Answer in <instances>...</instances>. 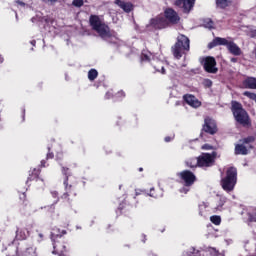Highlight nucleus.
Wrapping results in <instances>:
<instances>
[{"instance_id":"obj_1","label":"nucleus","mask_w":256,"mask_h":256,"mask_svg":"<svg viewBox=\"0 0 256 256\" xmlns=\"http://www.w3.org/2000/svg\"><path fill=\"white\" fill-rule=\"evenodd\" d=\"M62 174L64 175V189L65 192L60 196V199L68 205L73 203V197H77V184H69V178L71 177V172L68 167L62 166Z\"/></svg>"},{"instance_id":"obj_2","label":"nucleus","mask_w":256,"mask_h":256,"mask_svg":"<svg viewBox=\"0 0 256 256\" xmlns=\"http://www.w3.org/2000/svg\"><path fill=\"white\" fill-rule=\"evenodd\" d=\"M230 109L236 123L242 125V127H251V117H249V113L243 108L241 102L232 100Z\"/></svg>"},{"instance_id":"obj_3","label":"nucleus","mask_w":256,"mask_h":256,"mask_svg":"<svg viewBox=\"0 0 256 256\" xmlns=\"http://www.w3.org/2000/svg\"><path fill=\"white\" fill-rule=\"evenodd\" d=\"M89 25L92 27V30L98 33L101 39H111L113 33H111V28L105 22L101 21V18L97 15H90Z\"/></svg>"},{"instance_id":"obj_4","label":"nucleus","mask_w":256,"mask_h":256,"mask_svg":"<svg viewBox=\"0 0 256 256\" xmlns=\"http://www.w3.org/2000/svg\"><path fill=\"white\" fill-rule=\"evenodd\" d=\"M220 185L224 191L231 193L237 185V168L230 167L226 171V176L221 179Z\"/></svg>"},{"instance_id":"obj_5","label":"nucleus","mask_w":256,"mask_h":256,"mask_svg":"<svg viewBox=\"0 0 256 256\" xmlns=\"http://www.w3.org/2000/svg\"><path fill=\"white\" fill-rule=\"evenodd\" d=\"M190 49V40L187 36L180 34L177 37V41L172 46V53L175 59H181L183 57V51H189Z\"/></svg>"},{"instance_id":"obj_6","label":"nucleus","mask_w":256,"mask_h":256,"mask_svg":"<svg viewBox=\"0 0 256 256\" xmlns=\"http://www.w3.org/2000/svg\"><path fill=\"white\" fill-rule=\"evenodd\" d=\"M197 0H175L173 5L176 9L183 12L184 15H189L192 10L195 8V3Z\"/></svg>"},{"instance_id":"obj_7","label":"nucleus","mask_w":256,"mask_h":256,"mask_svg":"<svg viewBox=\"0 0 256 256\" xmlns=\"http://www.w3.org/2000/svg\"><path fill=\"white\" fill-rule=\"evenodd\" d=\"M217 157V152L202 153L196 158L198 167H211L215 163V158Z\"/></svg>"},{"instance_id":"obj_8","label":"nucleus","mask_w":256,"mask_h":256,"mask_svg":"<svg viewBox=\"0 0 256 256\" xmlns=\"http://www.w3.org/2000/svg\"><path fill=\"white\" fill-rule=\"evenodd\" d=\"M219 131L217 128V122L215 119L207 116L204 118V124L202 125L201 135L207 133L208 135H215Z\"/></svg>"},{"instance_id":"obj_9","label":"nucleus","mask_w":256,"mask_h":256,"mask_svg":"<svg viewBox=\"0 0 256 256\" xmlns=\"http://www.w3.org/2000/svg\"><path fill=\"white\" fill-rule=\"evenodd\" d=\"M164 19L167 21L168 25H177L181 21L179 13L173 8H166L164 10Z\"/></svg>"},{"instance_id":"obj_10","label":"nucleus","mask_w":256,"mask_h":256,"mask_svg":"<svg viewBox=\"0 0 256 256\" xmlns=\"http://www.w3.org/2000/svg\"><path fill=\"white\" fill-rule=\"evenodd\" d=\"M203 67L206 73L215 74L219 71V68L217 67V60H215V57L213 56H207L203 59Z\"/></svg>"},{"instance_id":"obj_11","label":"nucleus","mask_w":256,"mask_h":256,"mask_svg":"<svg viewBox=\"0 0 256 256\" xmlns=\"http://www.w3.org/2000/svg\"><path fill=\"white\" fill-rule=\"evenodd\" d=\"M178 177L184 182L185 187H191L197 181L195 174L189 170L179 172Z\"/></svg>"},{"instance_id":"obj_12","label":"nucleus","mask_w":256,"mask_h":256,"mask_svg":"<svg viewBox=\"0 0 256 256\" xmlns=\"http://www.w3.org/2000/svg\"><path fill=\"white\" fill-rule=\"evenodd\" d=\"M53 249L52 253L54 255L67 256L69 253V248H67V244L63 240L53 241Z\"/></svg>"},{"instance_id":"obj_13","label":"nucleus","mask_w":256,"mask_h":256,"mask_svg":"<svg viewBox=\"0 0 256 256\" xmlns=\"http://www.w3.org/2000/svg\"><path fill=\"white\" fill-rule=\"evenodd\" d=\"M19 256H37V248L27 243L20 244Z\"/></svg>"},{"instance_id":"obj_14","label":"nucleus","mask_w":256,"mask_h":256,"mask_svg":"<svg viewBox=\"0 0 256 256\" xmlns=\"http://www.w3.org/2000/svg\"><path fill=\"white\" fill-rule=\"evenodd\" d=\"M150 25L153 29H167L169 24L165 20V17H156L150 20Z\"/></svg>"},{"instance_id":"obj_15","label":"nucleus","mask_w":256,"mask_h":256,"mask_svg":"<svg viewBox=\"0 0 256 256\" xmlns=\"http://www.w3.org/2000/svg\"><path fill=\"white\" fill-rule=\"evenodd\" d=\"M115 5L120 7L124 11V13H131L135 6L131 2H126L125 0H115L114 1Z\"/></svg>"},{"instance_id":"obj_16","label":"nucleus","mask_w":256,"mask_h":256,"mask_svg":"<svg viewBox=\"0 0 256 256\" xmlns=\"http://www.w3.org/2000/svg\"><path fill=\"white\" fill-rule=\"evenodd\" d=\"M229 41L226 38L222 37H215L209 44L208 49H214V47H219L223 45L224 47H227Z\"/></svg>"},{"instance_id":"obj_17","label":"nucleus","mask_w":256,"mask_h":256,"mask_svg":"<svg viewBox=\"0 0 256 256\" xmlns=\"http://www.w3.org/2000/svg\"><path fill=\"white\" fill-rule=\"evenodd\" d=\"M183 99L187 105H190V107H201V101H198L194 95L185 94Z\"/></svg>"},{"instance_id":"obj_18","label":"nucleus","mask_w":256,"mask_h":256,"mask_svg":"<svg viewBox=\"0 0 256 256\" xmlns=\"http://www.w3.org/2000/svg\"><path fill=\"white\" fill-rule=\"evenodd\" d=\"M226 47H227L229 53H231V55H235L236 57H239V55H241V53H243L241 51V48L239 46H237V44L233 41H228V44Z\"/></svg>"},{"instance_id":"obj_19","label":"nucleus","mask_w":256,"mask_h":256,"mask_svg":"<svg viewBox=\"0 0 256 256\" xmlns=\"http://www.w3.org/2000/svg\"><path fill=\"white\" fill-rule=\"evenodd\" d=\"M63 235H67V230H61L60 228H53L51 232V240L59 241V239L63 238Z\"/></svg>"},{"instance_id":"obj_20","label":"nucleus","mask_w":256,"mask_h":256,"mask_svg":"<svg viewBox=\"0 0 256 256\" xmlns=\"http://www.w3.org/2000/svg\"><path fill=\"white\" fill-rule=\"evenodd\" d=\"M41 175V169L34 168L32 171H30L29 176L26 181V185H29L31 181H39V176Z\"/></svg>"},{"instance_id":"obj_21","label":"nucleus","mask_w":256,"mask_h":256,"mask_svg":"<svg viewBox=\"0 0 256 256\" xmlns=\"http://www.w3.org/2000/svg\"><path fill=\"white\" fill-rule=\"evenodd\" d=\"M235 155H249V148L241 142V144H236L234 148Z\"/></svg>"},{"instance_id":"obj_22","label":"nucleus","mask_w":256,"mask_h":256,"mask_svg":"<svg viewBox=\"0 0 256 256\" xmlns=\"http://www.w3.org/2000/svg\"><path fill=\"white\" fill-rule=\"evenodd\" d=\"M6 251H7L6 253L7 256H19L21 251V244H19V247H17L14 244H11L6 248Z\"/></svg>"},{"instance_id":"obj_23","label":"nucleus","mask_w":256,"mask_h":256,"mask_svg":"<svg viewBox=\"0 0 256 256\" xmlns=\"http://www.w3.org/2000/svg\"><path fill=\"white\" fill-rule=\"evenodd\" d=\"M27 235H29V231L23 228H17L15 239L17 241H25V239H27Z\"/></svg>"},{"instance_id":"obj_24","label":"nucleus","mask_w":256,"mask_h":256,"mask_svg":"<svg viewBox=\"0 0 256 256\" xmlns=\"http://www.w3.org/2000/svg\"><path fill=\"white\" fill-rule=\"evenodd\" d=\"M245 89H256V78L248 77L243 81Z\"/></svg>"},{"instance_id":"obj_25","label":"nucleus","mask_w":256,"mask_h":256,"mask_svg":"<svg viewBox=\"0 0 256 256\" xmlns=\"http://www.w3.org/2000/svg\"><path fill=\"white\" fill-rule=\"evenodd\" d=\"M148 195L154 199H161V197H163V190L161 188L153 187L150 189V193Z\"/></svg>"},{"instance_id":"obj_26","label":"nucleus","mask_w":256,"mask_h":256,"mask_svg":"<svg viewBox=\"0 0 256 256\" xmlns=\"http://www.w3.org/2000/svg\"><path fill=\"white\" fill-rule=\"evenodd\" d=\"M256 137L255 136H247L245 138H242L240 140V143H243V145H248V149H253V145L251 143H255Z\"/></svg>"},{"instance_id":"obj_27","label":"nucleus","mask_w":256,"mask_h":256,"mask_svg":"<svg viewBox=\"0 0 256 256\" xmlns=\"http://www.w3.org/2000/svg\"><path fill=\"white\" fill-rule=\"evenodd\" d=\"M153 67H154L155 71H157V73H161L162 75H165L167 73L162 61H157Z\"/></svg>"},{"instance_id":"obj_28","label":"nucleus","mask_w":256,"mask_h":256,"mask_svg":"<svg viewBox=\"0 0 256 256\" xmlns=\"http://www.w3.org/2000/svg\"><path fill=\"white\" fill-rule=\"evenodd\" d=\"M97 77H99V72L97 71V69L92 68L88 71L89 81H95V79H97Z\"/></svg>"},{"instance_id":"obj_29","label":"nucleus","mask_w":256,"mask_h":256,"mask_svg":"<svg viewBox=\"0 0 256 256\" xmlns=\"http://www.w3.org/2000/svg\"><path fill=\"white\" fill-rule=\"evenodd\" d=\"M203 27H205V29H215V22H213L211 18H206L203 20Z\"/></svg>"},{"instance_id":"obj_30","label":"nucleus","mask_w":256,"mask_h":256,"mask_svg":"<svg viewBox=\"0 0 256 256\" xmlns=\"http://www.w3.org/2000/svg\"><path fill=\"white\" fill-rule=\"evenodd\" d=\"M151 52L143 50L141 53V61L150 62L151 61Z\"/></svg>"},{"instance_id":"obj_31","label":"nucleus","mask_w":256,"mask_h":256,"mask_svg":"<svg viewBox=\"0 0 256 256\" xmlns=\"http://www.w3.org/2000/svg\"><path fill=\"white\" fill-rule=\"evenodd\" d=\"M129 206L127 205V203L122 202L119 204L117 211H119L120 215H123V213H127V208Z\"/></svg>"},{"instance_id":"obj_32","label":"nucleus","mask_w":256,"mask_h":256,"mask_svg":"<svg viewBox=\"0 0 256 256\" xmlns=\"http://www.w3.org/2000/svg\"><path fill=\"white\" fill-rule=\"evenodd\" d=\"M186 165L188 167H190V169H195V167H199L197 165V158L196 159L195 158H191V159L187 160L186 161Z\"/></svg>"},{"instance_id":"obj_33","label":"nucleus","mask_w":256,"mask_h":256,"mask_svg":"<svg viewBox=\"0 0 256 256\" xmlns=\"http://www.w3.org/2000/svg\"><path fill=\"white\" fill-rule=\"evenodd\" d=\"M19 199L24 207H27L29 204V201H27V194L25 192L20 193Z\"/></svg>"},{"instance_id":"obj_34","label":"nucleus","mask_w":256,"mask_h":256,"mask_svg":"<svg viewBox=\"0 0 256 256\" xmlns=\"http://www.w3.org/2000/svg\"><path fill=\"white\" fill-rule=\"evenodd\" d=\"M210 221L213 225H221V216L213 215L210 217Z\"/></svg>"},{"instance_id":"obj_35","label":"nucleus","mask_w":256,"mask_h":256,"mask_svg":"<svg viewBox=\"0 0 256 256\" xmlns=\"http://www.w3.org/2000/svg\"><path fill=\"white\" fill-rule=\"evenodd\" d=\"M72 5H73V7L80 8V7H83L84 1L83 0H73Z\"/></svg>"},{"instance_id":"obj_36","label":"nucleus","mask_w":256,"mask_h":256,"mask_svg":"<svg viewBox=\"0 0 256 256\" xmlns=\"http://www.w3.org/2000/svg\"><path fill=\"white\" fill-rule=\"evenodd\" d=\"M55 158V154L53 153V151L51 150V147L48 146V152L46 154V160L49 159H54Z\"/></svg>"},{"instance_id":"obj_37","label":"nucleus","mask_w":256,"mask_h":256,"mask_svg":"<svg viewBox=\"0 0 256 256\" xmlns=\"http://www.w3.org/2000/svg\"><path fill=\"white\" fill-rule=\"evenodd\" d=\"M203 85H204V87L209 89V87L213 86V81H211L210 79H206V80H204Z\"/></svg>"},{"instance_id":"obj_38","label":"nucleus","mask_w":256,"mask_h":256,"mask_svg":"<svg viewBox=\"0 0 256 256\" xmlns=\"http://www.w3.org/2000/svg\"><path fill=\"white\" fill-rule=\"evenodd\" d=\"M44 209L50 211V213H55V204L45 206Z\"/></svg>"},{"instance_id":"obj_39","label":"nucleus","mask_w":256,"mask_h":256,"mask_svg":"<svg viewBox=\"0 0 256 256\" xmlns=\"http://www.w3.org/2000/svg\"><path fill=\"white\" fill-rule=\"evenodd\" d=\"M115 123H116L117 127L123 126V118H121V116L116 117V122Z\"/></svg>"},{"instance_id":"obj_40","label":"nucleus","mask_w":256,"mask_h":256,"mask_svg":"<svg viewBox=\"0 0 256 256\" xmlns=\"http://www.w3.org/2000/svg\"><path fill=\"white\" fill-rule=\"evenodd\" d=\"M56 161H63V152H57Z\"/></svg>"},{"instance_id":"obj_41","label":"nucleus","mask_w":256,"mask_h":256,"mask_svg":"<svg viewBox=\"0 0 256 256\" xmlns=\"http://www.w3.org/2000/svg\"><path fill=\"white\" fill-rule=\"evenodd\" d=\"M59 0H41L42 3H50V5H55Z\"/></svg>"},{"instance_id":"obj_42","label":"nucleus","mask_w":256,"mask_h":256,"mask_svg":"<svg viewBox=\"0 0 256 256\" xmlns=\"http://www.w3.org/2000/svg\"><path fill=\"white\" fill-rule=\"evenodd\" d=\"M202 149H204L205 151H211V149H213V146H211L210 144H204L202 146Z\"/></svg>"},{"instance_id":"obj_43","label":"nucleus","mask_w":256,"mask_h":256,"mask_svg":"<svg viewBox=\"0 0 256 256\" xmlns=\"http://www.w3.org/2000/svg\"><path fill=\"white\" fill-rule=\"evenodd\" d=\"M49 164H47V160H42L40 162V167H47Z\"/></svg>"},{"instance_id":"obj_44","label":"nucleus","mask_w":256,"mask_h":256,"mask_svg":"<svg viewBox=\"0 0 256 256\" xmlns=\"http://www.w3.org/2000/svg\"><path fill=\"white\" fill-rule=\"evenodd\" d=\"M38 237H39L38 241H43V239H45V234L40 232L38 233Z\"/></svg>"},{"instance_id":"obj_45","label":"nucleus","mask_w":256,"mask_h":256,"mask_svg":"<svg viewBox=\"0 0 256 256\" xmlns=\"http://www.w3.org/2000/svg\"><path fill=\"white\" fill-rule=\"evenodd\" d=\"M142 193H143V191L142 190H136V194H135V196H134V199L137 197V196H139V195H142Z\"/></svg>"},{"instance_id":"obj_46","label":"nucleus","mask_w":256,"mask_h":256,"mask_svg":"<svg viewBox=\"0 0 256 256\" xmlns=\"http://www.w3.org/2000/svg\"><path fill=\"white\" fill-rule=\"evenodd\" d=\"M164 141H165L166 143H169V142L171 141V137H170V136L165 137V138H164Z\"/></svg>"},{"instance_id":"obj_47","label":"nucleus","mask_w":256,"mask_h":256,"mask_svg":"<svg viewBox=\"0 0 256 256\" xmlns=\"http://www.w3.org/2000/svg\"><path fill=\"white\" fill-rule=\"evenodd\" d=\"M142 241H143L144 243H146V241H147V235L142 234Z\"/></svg>"},{"instance_id":"obj_48","label":"nucleus","mask_w":256,"mask_h":256,"mask_svg":"<svg viewBox=\"0 0 256 256\" xmlns=\"http://www.w3.org/2000/svg\"><path fill=\"white\" fill-rule=\"evenodd\" d=\"M52 197H59V192H57V191L52 192Z\"/></svg>"},{"instance_id":"obj_49","label":"nucleus","mask_w":256,"mask_h":256,"mask_svg":"<svg viewBox=\"0 0 256 256\" xmlns=\"http://www.w3.org/2000/svg\"><path fill=\"white\" fill-rule=\"evenodd\" d=\"M230 61H231V63H237L238 60H237V58H231Z\"/></svg>"},{"instance_id":"obj_50","label":"nucleus","mask_w":256,"mask_h":256,"mask_svg":"<svg viewBox=\"0 0 256 256\" xmlns=\"http://www.w3.org/2000/svg\"><path fill=\"white\" fill-rule=\"evenodd\" d=\"M110 97H111V93H106V99H110Z\"/></svg>"},{"instance_id":"obj_51","label":"nucleus","mask_w":256,"mask_h":256,"mask_svg":"<svg viewBox=\"0 0 256 256\" xmlns=\"http://www.w3.org/2000/svg\"><path fill=\"white\" fill-rule=\"evenodd\" d=\"M3 61H5V59L2 56H0V63H3Z\"/></svg>"},{"instance_id":"obj_52","label":"nucleus","mask_w":256,"mask_h":256,"mask_svg":"<svg viewBox=\"0 0 256 256\" xmlns=\"http://www.w3.org/2000/svg\"><path fill=\"white\" fill-rule=\"evenodd\" d=\"M138 171H139L140 173L143 172V168L140 167V168L138 169Z\"/></svg>"},{"instance_id":"obj_53","label":"nucleus","mask_w":256,"mask_h":256,"mask_svg":"<svg viewBox=\"0 0 256 256\" xmlns=\"http://www.w3.org/2000/svg\"><path fill=\"white\" fill-rule=\"evenodd\" d=\"M148 256H157V255H155V254H149Z\"/></svg>"},{"instance_id":"obj_54","label":"nucleus","mask_w":256,"mask_h":256,"mask_svg":"<svg viewBox=\"0 0 256 256\" xmlns=\"http://www.w3.org/2000/svg\"><path fill=\"white\" fill-rule=\"evenodd\" d=\"M31 43H32V45H35V41H32Z\"/></svg>"},{"instance_id":"obj_55","label":"nucleus","mask_w":256,"mask_h":256,"mask_svg":"<svg viewBox=\"0 0 256 256\" xmlns=\"http://www.w3.org/2000/svg\"><path fill=\"white\" fill-rule=\"evenodd\" d=\"M220 207H223V204H220Z\"/></svg>"}]
</instances>
